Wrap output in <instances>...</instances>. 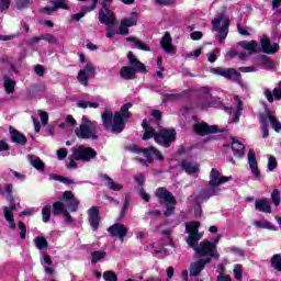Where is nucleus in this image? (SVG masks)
Wrapping results in <instances>:
<instances>
[{"mask_svg":"<svg viewBox=\"0 0 281 281\" xmlns=\"http://www.w3.org/2000/svg\"><path fill=\"white\" fill-rule=\"evenodd\" d=\"M199 227H201V223L199 222H188L186 223V232L189 235L187 238V245L198 254V256L207 257L210 260L212 258H215V260H218L221 258V255L216 250V245L214 243L209 240H203L199 245V240L203 238V234L199 233ZM199 245V246H196Z\"/></svg>","mask_w":281,"mask_h":281,"instance_id":"1","label":"nucleus"},{"mask_svg":"<svg viewBox=\"0 0 281 281\" xmlns=\"http://www.w3.org/2000/svg\"><path fill=\"white\" fill-rule=\"evenodd\" d=\"M133 108V103H125L122 105L120 112L113 113V110L110 108H105L103 113L101 114V120L103 126L108 131H112V133H122L124 127L126 126V122H128L131 117V113L128 109Z\"/></svg>","mask_w":281,"mask_h":281,"instance_id":"2","label":"nucleus"},{"mask_svg":"<svg viewBox=\"0 0 281 281\" xmlns=\"http://www.w3.org/2000/svg\"><path fill=\"white\" fill-rule=\"evenodd\" d=\"M143 128H145V133L143 135V139H155L156 144H159V146H165V148L170 147V144L175 142L177 137V133L175 130H155L153 127V123L148 124V121L144 120L142 123Z\"/></svg>","mask_w":281,"mask_h":281,"instance_id":"3","label":"nucleus"},{"mask_svg":"<svg viewBox=\"0 0 281 281\" xmlns=\"http://www.w3.org/2000/svg\"><path fill=\"white\" fill-rule=\"evenodd\" d=\"M80 1H87V0H80ZM92 5L88 8L89 11L95 10V5H98V0H91ZM109 3H113V0H101V4L103 5V9L99 12V20L100 23H104L106 26V37L113 38L115 36V26L117 25V20L115 19V14L112 13L106 5Z\"/></svg>","mask_w":281,"mask_h":281,"instance_id":"4","label":"nucleus"},{"mask_svg":"<svg viewBox=\"0 0 281 281\" xmlns=\"http://www.w3.org/2000/svg\"><path fill=\"white\" fill-rule=\"evenodd\" d=\"M127 60L130 66H123L121 68L120 75L123 80H135V74H148V70L146 69V65H144L142 61L133 55V52L127 53Z\"/></svg>","mask_w":281,"mask_h":281,"instance_id":"5","label":"nucleus"},{"mask_svg":"<svg viewBox=\"0 0 281 281\" xmlns=\"http://www.w3.org/2000/svg\"><path fill=\"white\" fill-rule=\"evenodd\" d=\"M75 135L79 139H98V123L82 116L80 125L75 130Z\"/></svg>","mask_w":281,"mask_h":281,"instance_id":"6","label":"nucleus"},{"mask_svg":"<svg viewBox=\"0 0 281 281\" xmlns=\"http://www.w3.org/2000/svg\"><path fill=\"white\" fill-rule=\"evenodd\" d=\"M212 25L213 30L220 34V43H223L227 38V34H229V18H227L225 12H222L212 20Z\"/></svg>","mask_w":281,"mask_h":281,"instance_id":"7","label":"nucleus"},{"mask_svg":"<svg viewBox=\"0 0 281 281\" xmlns=\"http://www.w3.org/2000/svg\"><path fill=\"white\" fill-rule=\"evenodd\" d=\"M72 157L77 161L89 162L91 159H95V157H98V153L91 147L79 145L72 148Z\"/></svg>","mask_w":281,"mask_h":281,"instance_id":"8","label":"nucleus"},{"mask_svg":"<svg viewBox=\"0 0 281 281\" xmlns=\"http://www.w3.org/2000/svg\"><path fill=\"white\" fill-rule=\"evenodd\" d=\"M98 72L95 71L93 63L86 61V65H83L82 68L78 71L77 80L83 87H89L90 78H95Z\"/></svg>","mask_w":281,"mask_h":281,"instance_id":"9","label":"nucleus"},{"mask_svg":"<svg viewBox=\"0 0 281 281\" xmlns=\"http://www.w3.org/2000/svg\"><path fill=\"white\" fill-rule=\"evenodd\" d=\"M138 19L139 16L137 15V13H132L131 15L121 20L119 29L116 31L114 29V36L115 34L126 36V34H128V27H135V25H137Z\"/></svg>","mask_w":281,"mask_h":281,"instance_id":"10","label":"nucleus"},{"mask_svg":"<svg viewBox=\"0 0 281 281\" xmlns=\"http://www.w3.org/2000/svg\"><path fill=\"white\" fill-rule=\"evenodd\" d=\"M130 150H132V153H137V155H143V157H145L146 161H148L149 164H153V157H156V159H159L160 161L161 159H164L161 153H159V150H157V148L155 147H150L149 149H142L133 145L130 147Z\"/></svg>","mask_w":281,"mask_h":281,"instance_id":"11","label":"nucleus"},{"mask_svg":"<svg viewBox=\"0 0 281 281\" xmlns=\"http://www.w3.org/2000/svg\"><path fill=\"white\" fill-rule=\"evenodd\" d=\"M211 74H214L215 76H222L223 78H226V80H233L234 82H240V72H238L234 68H212Z\"/></svg>","mask_w":281,"mask_h":281,"instance_id":"12","label":"nucleus"},{"mask_svg":"<svg viewBox=\"0 0 281 281\" xmlns=\"http://www.w3.org/2000/svg\"><path fill=\"white\" fill-rule=\"evenodd\" d=\"M248 166L251 171V175L257 181L262 179V173H260V168L258 167V159H256V153L254 149L248 151Z\"/></svg>","mask_w":281,"mask_h":281,"instance_id":"13","label":"nucleus"},{"mask_svg":"<svg viewBox=\"0 0 281 281\" xmlns=\"http://www.w3.org/2000/svg\"><path fill=\"white\" fill-rule=\"evenodd\" d=\"M232 176L225 177L221 171L216 169H212L210 173V186L211 188H218V186H222V183H227V181H231Z\"/></svg>","mask_w":281,"mask_h":281,"instance_id":"14","label":"nucleus"},{"mask_svg":"<svg viewBox=\"0 0 281 281\" xmlns=\"http://www.w3.org/2000/svg\"><path fill=\"white\" fill-rule=\"evenodd\" d=\"M240 47L245 49L247 53H240L239 54V60H246L248 56H251V54H256L258 52V42L256 41H250V42H240L239 43Z\"/></svg>","mask_w":281,"mask_h":281,"instance_id":"15","label":"nucleus"},{"mask_svg":"<svg viewBox=\"0 0 281 281\" xmlns=\"http://www.w3.org/2000/svg\"><path fill=\"white\" fill-rule=\"evenodd\" d=\"M156 196L159 199L160 203H167V205H177V200L175 195L167 191L166 188H159L156 190Z\"/></svg>","mask_w":281,"mask_h":281,"instance_id":"16","label":"nucleus"},{"mask_svg":"<svg viewBox=\"0 0 281 281\" xmlns=\"http://www.w3.org/2000/svg\"><path fill=\"white\" fill-rule=\"evenodd\" d=\"M211 259L206 258V259H199L195 262H192L190 266V278H196V276H199V273H201V271H203V269H205V265L210 263Z\"/></svg>","mask_w":281,"mask_h":281,"instance_id":"17","label":"nucleus"},{"mask_svg":"<svg viewBox=\"0 0 281 281\" xmlns=\"http://www.w3.org/2000/svg\"><path fill=\"white\" fill-rule=\"evenodd\" d=\"M53 214L55 216L63 215L64 218H66V223H72L71 215H69V212L67 211V204H64L63 202H55L53 204Z\"/></svg>","mask_w":281,"mask_h":281,"instance_id":"18","label":"nucleus"},{"mask_svg":"<svg viewBox=\"0 0 281 281\" xmlns=\"http://www.w3.org/2000/svg\"><path fill=\"white\" fill-rule=\"evenodd\" d=\"M88 221L94 232H97L100 226V207L92 206L88 210Z\"/></svg>","mask_w":281,"mask_h":281,"instance_id":"19","label":"nucleus"},{"mask_svg":"<svg viewBox=\"0 0 281 281\" xmlns=\"http://www.w3.org/2000/svg\"><path fill=\"white\" fill-rule=\"evenodd\" d=\"M160 47L166 54H175L177 46L172 45V37L169 32H166L160 41Z\"/></svg>","mask_w":281,"mask_h":281,"instance_id":"20","label":"nucleus"},{"mask_svg":"<svg viewBox=\"0 0 281 281\" xmlns=\"http://www.w3.org/2000/svg\"><path fill=\"white\" fill-rule=\"evenodd\" d=\"M108 232L113 236V238H120L121 241L124 240V237L126 234H128V231L126 229V226L122 224H114L112 225Z\"/></svg>","mask_w":281,"mask_h":281,"instance_id":"21","label":"nucleus"},{"mask_svg":"<svg viewBox=\"0 0 281 281\" xmlns=\"http://www.w3.org/2000/svg\"><path fill=\"white\" fill-rule=\"evenodd\" d=\"M198 135H210V133H217L218 128L215 125L210 126L207 123H198L193 126Z\"/></svg>","mask_w":281,"mask_h":281,"instance_id":"22","label":"nucleus"},{"mask_svg":"<svg viewBox=\"0 0 281 281\" xmlns=\"http://www.w3.org/2000/svg\"><path fill=\"white\" fill-rule=\"evenodd\" d=\"M181 168L187 175H196L201 170V165L196 161L184 160L181 162Z\"/></svg>","mask_w":281,"mask_h":281,"instance_id":"23","label":"nucleus"},{"mask_svg":"<svg viewBox=\"0 0 281 281\" xmlns=\"http://www.w3.org/2000/svg\"><path fill=\"white\" fill-rule=\"evenodd\" d=\"M50 3H54L55 7H45L42 9V12H46V14H54L58 8H61L63 10H69V5H67L65 0H50Z\"/></svg>","mask_w":281,"mask_h":281,"instance_id":"24","label":"nucleus"},{"mask_svg":"<svg viewBox=\"0 0 281 281\" xmlns=\"http://www.w3.org/2000/svg\"><path fill=\"white\" fill-rule=\"evenodd\" d=\"M261 47L265 54H276L280 49V45L278 43H271L269 38L261 40Z\"/></svg>","mask_w":281,"mask_h":281,"instance_id":"25","label":"nucleus"},{"mask_svg":"<svg viewBox=\"0 0 281 281\" xmlns=\"http://www.w3.org/2000/svg\"><path fill=\"white\" fill-rule=\"evenodd\" d=\"M255 210H257V212H262L263 214H271V203H269L267 198L257 200L255 202Z\"/></svg>","mask_w":281,"mask_h":281,"instance_id":"26","label":"nucleus"},{"mask_svg":"<svg viewBox=\"0 0 281 281\" xmlns=\"http://www.w3.org/2000/svg\"><path fill=\"white\" fill-rule=\"evenodd\" d=\"M101 179L105 183L106 188H109V190H113L114 192H120L124 188L121 183L113 181V179L106 175L101 176Z\"/></svg>","mask_w":281,"mask_h":281,"instance_id":"27","label":"nucleus"},{"mask_svg":"<svg viewBox=\"0 0 281 281\" xmlns=\"http://www.w3.org/2000/svg\"><path fill=\"white\" fill-rule=\"evenodd\" d=\"M127 43H132V48L140 49L142 52H150V47L146 45L144 42L139 41L136 37H127Z\"/></svg>","mask_w":281,"mask_h":281,"instance_id":"28","label":"nucleus"},{"mask_svg":"<svg viewBox=\"0 0 281 281\" xmlns=\"http://www.w3.org/2000/svg\"><path fill=\"white\" fill-rule=\"evenodd\" d=\"M232 149L235 157L240 158L245 155V145H243L238 139L233 138Z\"/></svg>","mask_w":281,"mask_h":281,"instance_id":"29","label":"nucleus"},{"mask_svg":"<svg viewBox=\"0 0 281 281\" xmlns=\"http://www.w3.org/2000/svg\"><path fill=\"white\" fill-rule=\"evenodd\" d=\"M3 214H4L5 221L9 223L10 229H16V223L14 222V212H12L10 207L4 206Z\"/></svg>","mask_w":281,"mask_h":281,"instance_id":"30","label":"nucleus"},{"mask_svg":"<svg viewBox=\"0 0 281 281\" xmlns=\"http://www.w3.org/2000/svg\"><path fill=\"white\" fill-rule=\"evenodd\" d=\"M29 161L31 166H33V168H35L36 170H40V172H43V170H45V162H43V160H41V158H38L37 156L29 155Z\"/></svg>","mask_w":281,"mask_h":281,"instance_id":"31","label":"nucleus"},{"mask_svg":"<svg viewBox=\"0 0 281 281\" xmlns=\"http://www.w3.org/2000/svg\"><path fill=\"white\" fill-rule=\"evenodd\" d=\"M3 87L5 90V93H14V89L16 87V81H14L12 78L4 76L3 78Z\"/></svg>","mask_w":281,"mask_h":281,"instance_id":"32","label":"nucleus"},{"mask_svg":"<svg viewBox=\"0 0 281 281\" xmlns=\"http://www.w3.org/2000/svg\"><path fill=\"white\" fill-rule=\"evenodd\" d=\"M254 225L258 228V229H270L271 232H276V229H278L276 226H273V224H271L269 221L267 220H260V221H256L254 222Z\"/></svg>","mask_w":281,"mask_h":281,"instance_id":"33","label":"nucleus"},{"mask_svg":"<svg viewBox=\"0 0 281 281\" xmlns=\"http://www.w3.org/2000/svg\"><path fill=\"white\" fill-rule=\"evenodd\" d=\"M11 139L15 144H22V146L27 144V138L25 137V135L21 134L19 131L15 130L11 132Z\"/></svg>","mask_w":281,"mask_h":281,"instance_id":"34","label":"nucleus"},{"mask_svg":"<svg viewBox=\"0 0 281 281\" xmlns=\"http://www.w3.org/2000/svg\"><path fill=\"white\" fill-rule=\"evenodd\" d=\"M33 243H34L36 249H40L41 251L43 249H47V247H48L47 239H45V237H43V236L35 237L33 239Z\"/></svg>","mask_w":281,"mask_h":281,"instance_id":"35","label":"nucleus"},{"mask_svg":"<svg viewBox=\"0 0 281 281\" xmlns=\"http://www.w3.org/2000/svg\"><path fill=\"white\" fill-rule=\"evenodd\" d=\"M267 115H268V120L271 123V126L276 131V133H281V124L278 121V119L270 112H267Z\"/></svg>","mask_w":281,"mask_h":281,"instance_id":"36","label":"nucleus"},{"mask_svg":"<svg viewBox=\"0 0 281 281\" xmlns=\"http://www.w3.org/2000/svg\"><path fill=\"white\" fill-rule=\"evenodd\" d=\"M259 65H261V67L265 69H273V67H276V63H273V60L269 59L267 56L259 58Z\"/></svg>","mask_w":281,"mask_h":281,"instance_id":"37","label":"nucleus"},{"mask_svg":"<svg viewBox=\"0 0 281 281\" xmlns=\"http://www.w3.org/2000/svg\"><path fill=\"white\" fill-rule=\"evenodd\" d=\"M217 271L220 273L217 276V281H232V277L225 273V267L223 265L218 266Z\"/></svg>","mask_w":281,"mask_h":281,"instance_id":"38","label":"nucleus"},{"mask_svg":"<svg viewBox=\"0 0 281 281\" xmlns=\"http://www.w3.org/2000/svg\"><path fill=\"white\" fill-rule=\"evenodd\" d=\"M91 256H92V265H97V262H100L101 260H104V258H106V252L93 251Z\"/></svg>","mask_w":281,"mask_h":281,"instance_id":"39","label":"nucleus"},{"mask_svg":"<svg viewBox=\"0 0 281 281\" xmlns=\"http://www.w3.org/2000/svg\"><path fill=\"white\" fill-rule=\"evenodd\" d=\"M42 218L44 223H49V218H52V206L46 205L42 209Z\"/></svg>","mask_w":281,"mask_h":281,"instance_id":"40","label":"nucleus"},{"mask_svg":"<svg viewBox=\"0 0 281 281\" xmlns=\"http://www.w3.org/2000/svg\"><path fill=\"white\" fill-rule=\"evenodd\" d=\"M77 106H79V109H88V106L90 109H98V106H100V103H98V102L79 101L77 103Z\"/></svg>","mask_w":281,"mask_h":281,"instance_id":"41","label":"nucleus"},{"mask_svg":"<svg viewBox=\"0 0 281 281\" xmlns=\"http://www.w3.org/2000/svg\"><path fill=\"white\" fill-rule=\"evenodd\" d=\"M271 265H272L273 269H276L277 271H281V255L280 254L273 255V257L271 258Z\"/></svg>","mask_w":281,"mask_h":281,"instance_id":"42","label":"nucleus"},{"mask_svg":"<svg viewBox=\"0 0 281 281\" xmlns=\"http://www.w3.org/2000/svg\"><path fill=\"white\" fill-rule=\"evenodd\" d=\"M233 276L235 280H243V265H235L233 269Z\"/></svg>","mask_w":281,"mask_h":281,"instance_id":"43","label":"nucleus"},{"mask_svg":"<svg viewBox=\"0 0 281 281\" xmlns=\"http://www.w3.org/2000/svg\"><path fill=\"white\" fill-rule=\"evenodd\" d=\"M259 117H260V123L262 124V135L263 137H269V128H267L269 124L267 122V117L262 116V114H260Z\"/></svg>","mask_w":281,"mask_h":281,"instance_id":"44","label":"nucleus"},{"mask_svg":"<svg viewBox=\"0 0 281 281\" xmlns=\"http://www.w3.org/2000/svg\"><path fill=\"white\" fill-rule=\"evenodd\" d=\"M12 190H13L12 184H5L3 192L9 203H12V201H14V196H12Z\"/></svg>","mask_w":281,"mask_h":281,"instance_id":"45","label":"nucleus"},{"mask_svg":"<svg viewBox=\"0 0 281 281\" xmlns=\"http://www.w3.org/2000/svg\"><path fill=\"white\" fill-rule=\"evenodd\" d=\"M235 102H237V111L234 113V122H238L240 117V111H243V108L240 106V99L238 97H235Z\"/></svg>","mask_w":281,"mask_h":281,"instance_id":"46","label":"nucleus"},{"mask_svg":"<svg viewBox=\"0 0 281 281\" xmlns=\"http://www.w3.org/2000/svg\"><path fill=\"white\" fill-rule=\"evenodd\" d=\"M271 199H272L273 205L278 207V205H280V191L278 189H274L272 191Z\"/></svg>","mask_w":281,"mask_h":281,"instance_id":"47","label":"nucleus"},{"mask_svg":"<svg viewBox=\"0 0 281 281\" xmlns=\"http://www.w3.org/2000/svg\"><path fill=\"white\" fill-rule=\"evenodd\" d=\"M103 279L105 281H117V274H115L113 271H105L103 273Z\"/></svg>","mask_w":281,"mask_h":281,"instance_id":"48","label":"nucleus"},{"mask_svg":"<svg viewBox=\"0 0 281 281\" xmlns=\"http://www.w3.org/2000/svg\"><path fill=\"white\" fill-rule=\"evenodd\" d=\"M274 168H278V160L273 156H270L268 159V170L273 172Z\"/></svg>","mask_w":281,"mask_h":281,"instance_id":"49","label":"nucleus"},{"mask_svg":"<svg viewBox=\"0 0 281 281\" xmlns=\"http://www.w3.org/2000/svg\"><path fill=\"white\" fill-rule=\"evenodd\" d=\"M78 205H80V201L78 200H72L71 202L66 204V206L69 207L70 212H76L78 210Z\"/></svg>","mask_w":281,"mask_h":281,"instance_id":"50","label":"nucleus"},{"mask_svg":"<svg viewBox=\"0 0 281 281\" xmlns=\"http://www.w3.org/2000/svg\"><path fill=\"white\" fill-rule=\"evenodd\" d=\"M237 30L241 36H249L251 34V29L250 27H243L240 24L237 25Z\"/></svg>","mask_w":281,"mask_h":281,"instance_id":"51","label":"nucleus"},{"mask_svg":"<svg viewBox=\"0 0 281 281\" xmlns=\"http://www.w3.org/2000/svg\"><path fill=\"white\" fill-rule=\"evenodd\" d=\"M239 71H241V74H251L254 71H258V67L256 66L240 67Z\"/></svg>","mask_w":281,"mask_h":281,"instance_id":"52","label":"nucleus"},{"mask_svg":"<svg viewBox=\"0 0 281 281\" xmlns=\"http://www.w3.org/2000/svg\"><path fill=\"white\" fill-rule=\"evenodd\" d=\"M30 3H32V0H18L16 8H19V10H23V8H27Z\"/></svg>","mask_w":281,"mask_h":281,"instance_id":"53","label":"nucleus"},{"mask_svg":"<svg viewBox=\"0 0 281 281\" xmlns=\"http://www.w3.org/2000/svg\"><path fill=\"white\" fill-rule=\"evenodd\" d=\"M231 251H232V254H234V256H238V258H245L244 249L233 247V248H231Z\"/></svg>","mask_w":281,"mask_h":281,"instance_id":"54","label":"nucleus"},{"mask_svg":"<svg viewBox=\"0 0 281 281\" xmlns=\"http://www.w3.org/2000/svg\"><path fill=\"white\" fill-rule=\"evenodd\" d=\"M38 113L44 126L47 125V122L49 121V114H47V112H44L43 110H40Z\"/></svg>","mask_w":281,"mask_h":281,"instance_id":"55","label":"nucleus"},{"mask_svg":"<svg viewBox=\"0 0 281 281\" xmlns=\"http://www.w3.org/2000/svg\"><path fill=\"white\" fill-rule=\"evenodd\" d=\"M199 56H201V48H198L193 52L187 53L186 54V58H199Z\"/></svg>","mask_w":281,"mask_h":281,"instance_id":"56","label":"nucleus"},{"mask_svg":"<svg viewBox=\"0 0 281 281\" xmlns=\"http://www.w3.org/2000/svg\"><path fill=\"white\" fill-rule=\"evenodd\" d=\"M10 9V0H0V12H5Z\"/></svg>","mask_w":281,"mask_h":281,"instance_id":"57","label":"nucleus"},{"mask_svg":"<svg viewBox=\"0 0 281 281\" xmlns=\"http://www.w3.org/2000/svg\"><path fill=\"white\" fill-rule=\"evenodd\" d=\"M53 179H55V181H60V183H66V184L74 183L72 180H69V178H65L60 176H54Z\"/></svg>","mask_w":281,"mask_h":281,"instance_id":"58","label":"nucleus"},{"mask_svg":"<svg viewBox=\"0 0 281 281\" xmlns=\"http://www.w3.org/2000/svg\"><path fill=\"white\" fill-rule=\"evenodd\" d=\"M42 40L47 41L48 43H58V40L49 34L42 35Z\"/></svg>","mask_w":281,"mask_h":281,"instance_id":"59","label":"nucleus"},{"mask_svg":"<svg viewBox=\"0 0 281 281\" xmlns=\"http://www.w3.org/2000/svg\"><path fill=\"white\" fill-rule=\"evenodd\" d=\"M67 157V149L66 148H60L57 150V159L63 160Z\"/></svg>","mask_w":281,"mask_h":281,"instance_id":"60","label":"nucleus"},{"mask_svg":"<svg viewBox=\"0 0 281 281\" xmlns=\"http://www.w3.org/2000/svg\"><path fill=\"white\" fill-rule=\"evenodd\" d=\"M218 49H215L214 52L210 53L209 63H216V58H218Z\"/></svg>","mask_w":281,"mask_h":281,"instance_id":"61","label":"nucleus"},{"mask_svg":"<svg viewBox=\"0 0 281 281\" xmlns=\"http://www.w3.org/2000/svg\"><path fill=\"white\" fill-rule=\"evenodd\" d=\"M136 183H138V186H144V182L146 181V179L144 178V173H138L134 177Z\"/></svg>","mask_w":281,"mask_h":281,"instance_id":"62","label":"nucleus"},{"mask_svg":"<svg viewBox=\"0 0 281 281\" xmlns=\"http://www.w3.org/2000/svg\"><path fill=\"white\" fill-rule=\"evenodd\" d=\"M5 150H10V145L5 140H0V153H5Z\"/></svg>","mask_w":281,"mask_h":281,"instance_id":"63","label":"nucleus"},{"mask_svg":"<svg viewBox=\"0 0 281 281\" xmlns=\"http://www.w3.org/2000/svg\"><path fill=\"white\" fill-rule=\"evenodd\" d=\"M175 214V205L169 204L165 211V216H172Z\"/></svg>","mask_w":281,"mask_h":281,"instance_id":"64","label":"nucleus"}]
</instances>
